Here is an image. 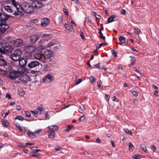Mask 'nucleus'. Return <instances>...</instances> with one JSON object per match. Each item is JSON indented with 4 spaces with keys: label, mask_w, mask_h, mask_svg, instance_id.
<instances>
[{
    "label": "nucleus",
    "mask_w": 159,
    "mask_h": 159,
    "mask_svg": "<svg viewBox=\"0 0 159 159\" xmlns=\"http://www.w3.org/2000/svg\"><path fill=\"white\" fill-rule=\"evenodd\" d=\"M98 30H99V33L100 34V36L102 39H103L104 40H105V36H104L103 35V34L102 33L101 31V30L99 29H98Z\"/></svg>",
    "instance_id": "37"
},
{
    "label": "nucleus",
    "mask_w": 159,
    "mask_h": 159,
    "mask_svg": "<svg viewBox=\"0 0 159 159\" xmlns=\"http://www.w3.org/2000/svg\"><path fill=\"white\" fill-rule=\"evenodd\" d=\"M42 131L41 129H39L37 130H36L34 131V133L36 134H39Z\"/></svg>",
    "instance_id": "58"
},
{
    "label": "nucleus",
    "mask_w": 159,
    "mask_h": 159,
    "mask_svg": "<svg viewBox=\"0 0 159 159\" xmlns=\"http://www.w3.org/2000/svg\"><path fill=\"white\" fill-rule=\"evenodd\" d=\"M50 21L47 18L43 19L41 21V25L45 27L49 23Z\"/></svg>",
    "instance_id": "14"
},
{
    "label": "nucleus",
    "mask_w": 159,
    "mask_h": 159,
    "mask_svg": "<svg viewBox=\"0 0 159 159\" xmlns=\"http://www.w3.org/2000/svg\"><path fill=\"white\" fill-rule=\"evenodd\" d=\"M29 60L26 58H21L18 60L19 64L21 67H24L28 63Z\"/></svg>",
    "instance_id": "8"
},
{
    "label": "nucleus",
    "mask_w": 159,
    "mask_h": 159,
    "mask_svg": "<svg viewBox=\"0 0 159 159\" xmlns=\"http://www.w3.org/2000/svg\"><path fill=\"white\" fill-rule=\"evenodd\" d=\"M13 7L16 10L13 15L15 16L20 15L23 11L22 7L15 0H11Z\"/></svg>",
    "instance_id": "1"
},
{
    "label": "nucleus",
    "mask_w": 159,
    "mask_h": 159,
    "mask_svg": "<svg viewBox=\"0 0 159 159\" xmlns=\"http://www.w3.org/2000/svg\"><path fill=\"white\" fill-rule=\"evenodd\" d=\"M73 126H68L67 128H66V129H65V131H70V130H71L72 129V128L73 127Z\"/></svg>",
    "instance_id": "42"
},
{
    "label": "nucleus",
    "mask_w": 159,
    "mask_h": 159,
    "mask_svg": "<svg viewBox=\"0 0 159 159\" xmlns=\"http://www.w3.org/2000/svg\"><path fill=\"white\" fill-rule=\"evenodd\" d=\"M105 98L106 100L108 102L109 101V99H110V97H109V95L107 94H106L105 95Z\"/></svg>",
    "instance_id": "55"
},
{
    "label": "nucleus",
    "mask_w": 159,
    "mask_h": 159,
    "mask_svg": "<svg viewBox=\"0 0 159 159\" xmlns=\"http://www.w3.org/2000/svg\"><path fill=\"white\" fill-rule=\"evenodd\" d=\"M121 14L124 15H125L126 14V11L124 9H121L120 10Z\"/></svg>",
    "instance_id": "48"
},
{
    "label": "nucleus",
    "mask_w": 159,
    "mask_h": 159,
    "mask_svg": "<svg viewBox=\"0 0 159 159\" xmlns=\"http://www.w3.org/2000/svg\"><path fill=\"white\" fill-rule=\"evenodd\" d=\"M10 17V15H8L5 14H2V13L0 18L6 21V20H7Z\"/></svg>",
    "instance_id": "18"
},
{
    "label": "nucleus",
    "mask_w": 159,
    "mask_h": 159,
    "mask_svg": "<svg viewBox=\"0 0 159 159\" xmlns=\"http://www.w3.org/2000/svg\"><path fill=\"white\" fill-rule=\"evenodd\" d=\"M82 81V80L81 79H79L78 80H76L75 81V84H76L78 85L81 83Z\"/></svg>",
    "instance_id": "47"
},
{
    "label": "nucleus",
    "mask_w": 159,
    "mask_h": 159,
    "mask_svg": "<svg viewBox=\"0 0 159 159\" xmlns=\"http://www.w3.org/2000/svg\"><path fill=\"white\" fill-rule=\"evenodd\" d=\"M45 116L46 117L45 119L48 120L50 119V117L48 112L46 113Z\"/></svg>",
    "instance_id": "50"
},
{
    "label": "nucleus",
    "mask_w": 159,
    "mask_h": 159,
    "mask_svg": "<svg viewBox=\"0 0 159 159\" xmlns=\"http://www.w3.org/2000/svg\"><path fill=\"white\" fill-rule=\"evenodd\" d=\"M41 65V64L39 62L33 60H29L27 66L28 68L29 69L36 68Z\"/></svg>",
    "instance_id": "2"
},
{
    "label": "nucleus",
    "mask_w": 159,
    "mask_h": 159,
    "mask_svg": "<svg viewBox=\"0 0 159 159\" xmlns=\"http://www.w3.org/2000/svg\"><path fill=\"white\" fill-rule=\"evenodd\" d=\"M5 10L8 12L10 13H14L15 11H16V10L13 7L9 5H7L4 7Z\"/></svg>",
    "instance_id": "12"
},
{
    "label": "nucleus",
    "mask_w": 159,
    "mask_h": 159,
    "mask_svg": "<svg viewBox=\"0 0 159 159\" xmlns=\"http://www.w3.org/2000/svg\"><path fill=\"white\" fill-rule=\"evenodd\" d=\"M6 97L7 98H8L9 99L11 98V95L10 94H9L8 93L6 94Z\"/></svg>",
    "instance_id": "64"
},
{
    "label": "nucleus",
    "mask_w": 159,
    "mask_h": 159,
    "mask_svg": "<svg viewBox=\"0 0 159 159\" xmlns=\"http://www.w3.org/2000/svg\"><path fill=\"white\" fill-rule=\"evenodd\" d=\"M80 107L81 111H83L85 109V108L83 105L80 106Z\"/></svg>",
    "instance_id": "62"
},
{
    "label": "nucleus",
    "mask_w": 159,
    "mask_h": 159,
    "mask_svg": "<svg viewBox=\"0 0 159 159\" xmlns=\"http://www.w3.org/2000/svg\"><path fill=\"white\" fill-rule=\"evenodd\" d=\"M115 17L116 16L114 15H112L109 17L107 19V22L109 23L112 22L113 21Z\"/></svg>",
    "instance_id": "28"
},
{
    "label": "nucleus",
    "mask_w": 159,
    "mask_h": 159,
    "mask_svg": "<svg viewBox=\"0 0 159 159\" xmlns=\"http://www.w3.org/2000/svg\"><path fill=\"white\" fill-rule=\"evenodd\" d=\"M9 26L8 25H5L3 26L0 28V34L4 33L8 29Z\"/></svg>",
    "instance_id": "16"
},
{
    "label": "nucleus",
    "mask_w": 159,
    "mask_h": 159,
    "mask_svg": "<svg viewBox=\"0 0 159 159\" xmlns=\"http://www.w3.org/2000/svg\"><path fill=\"white\" fill-rule=\"evenodd\" d=\"M132 158L133 159H139L140 157L139 155H135L132 156Z\"/></svg>",
    "instance_id": "44"
},
{
    "label": "nucleus",
    "mask_w": 159,
    "mask_h": 159,
    "mask_svg": "<svg viewBox=\"0 0 159 159\" xmlns=\"http://www.w3.org/2000/svg\"><path fill=\"white\" fill-rule=\"evenodd\" d=\"M119 40L122 43H124L125 42L126 39L125 37L123 36H120L119 37Z\"/></svg>",
    "instance_id": "29"
},
{
    "label": "nucleus",
    "mask_w": 159,
    "mask_h": 159,
    "mask_svg": "<svg viewBox=\"0 0 159 159\" xmlns=\"http://www.w3.org/2000/svg\"><path fill=\"white\" fill-rule=\"evenodd\" d=\"M24 50L25 52L31 53L35 51V48L32 46H29L25 47Z\"/></svg>",
    "instance_id": "10"
},
{
    "label": "nucleus",
    "mask_w": 159,
    "mask_h": 159,
    "mask_svg": "<svg viewBox=\"0 0 159 159\" xmlns=\"http://www.w3.org/2000/svg\"><path fill=\"white\" fill-rule=\"evenodd\" d=\"M151 149L153 151V152H154L155 150L156 149V147L154 145H153L151 146Z\"/></svg>",
    "instance_id": "61"
},
{
    "label": "nucleus",
    "mask_w": 159,
    "mask_h": 159,
    "mask_svg": "<svg viewBox=\"0 0 159 159\" xmlns=\"http://www.w3.org/2000/svg\"><path fill=\"white\" fill-rule=\"evenodd\" d=\"M19 79L24 84H26L28 81V80L27 79L26 75L24 76L21 75V76H19Z\"/></svg>",
    "instance_id": "13"
},
{
    "label": "nucleus",
    "mask_w": 159,
    "mask_h": 159,
    "mask_svg": "<svg viewBox=\"0 0 159 159\" xmlns=\"http://www.w3.org/2000/svg\"><path fill=\"white\" fill-rule=\"evenodd\" d=\"M89 79L92 84H93V82H95L96 80V79L92 76H90Z\"/></svg>",
    "instance_id": "33"
},
{
    "label": "nucleus",
    "mask_w": 159,
    "mask_h": 159,
    "mask_svg": "<svg viewBox=\"0 0 159 159\" xmlns=\"http://www.w3.org/2000/svg\"><path fill=\"white\" fill-rule=\"evenodd\" d=\"M49 64L52 65L55 64L56 63V61L55 59H50L47 61Z\"/></svg>",
    "instance_id": "27"
},
{
    "label": "nucleus",
    "mask_w": 159,
    "mask_h": 159,
    "mask_svg": "<svg viewBox=\"0 0 159 159\" xmlns=\"http://www.w3.org/2000/svg\"><path fill=\"white\" fill-rule=\"evenodd\" d=\"M55 149H56L57 151H59V150H62V149L61 147H60V146L56 147H55Z\"/></svg>",
    "instance_id": "54"
},
{
    "label": "nucleus",
    "mask_w": 159,
    "mask_h": 159,
    "mask_svg": "<svg viewBox=\"0 0 159 159\" xmlns=\"http://www.w3.org/2000/svg\"><path fill=\"white\" fill-rule=\"evenodd\" d=\"M21 54V51L20 50L17 49L13 53L11 54L10 57L13 60L15 61H17L20 58Z\"/></svg>",
    "instance_id": "3"
},
{
    "label": "nucleus",
    "mask_w": 159,
    "mask_h": 159,
    "mask_svg": "<svg viewBox=\"0 0 159 159\" xmlns=\"http://www.w3.org/2000/svg\"><path fill=\"white\" fill-rule=\"evenodd\" d=\"M141 149L145 152H147V149L145 145H143L141 146Z\"/></svg>",
    "instance_id": "38"
},
{
    "label": "nucleus",
    "mask_w": 159,
    "mask_h": 159,
    "mask_svg": "<svg viewBox=\"0 0 159 159\" xmlns=\"http://www.w3.org/2000/svg\"><path fill=\"white\" fill-rule=\"evenodd\" d=\"M25 114L26 116L27 117H30V116H31V114L28 111H25Z\"/></svg>",
    "instance_id": "46"
},
{
    "label": "nucleus",
    "mask_w": 159,
    "mask_h": 159,
    "mask_svg": "<svg viewBox=\"0 0 159 159\" xmlns=\"http://www.w3.org/2000/svg\"><path fill=\"white\" fill-rule=\"evenodd\" d=\"M48 128L51 130L53 131V132L56 131L58 129L57 126L55 125H52L49 126Z\"/></svg>",
    "instance_id": "22"
},
{
    "label": "nucleus",
    "mask_w": 159,
    "mask_h": 159,
    "mask_svg": "<svg viewBox=\"0 0 159 159\" xmlns=\"http://www.w3.org/2000/svg\"><path fill=\"white\" fill-rule=\"evenodd\" d=\"M34 57L36 59L39 60H41L42 59V57H43L42 54L39 53H35L34 55Z\"/></svg>",
    "instance_id": "17"
},
{
    "label": "nucleus",
    "mask_w": 159,
    "mask_h": 159,
    "mask_svg": "<svg viewBox=\"0 0 159 159\" xmlns=\"http://www.w3.org/2000/svg\"><path fill=\"white\" fill-rule=\"evenodd\" d=\"M129 148L130 150H134V146L131 142H129Z\"/></svg>",
    "instance_id": "34"
},
{
    "label": "nucleus",
    "mask_w": 159,
    "mask_h": 159,
    "mask_svg": "<svg viewBox=\"0 0 159 159\" xmlns=\"http://www.w3.org/2000/svg\"><path fill=\"white\" fill-rule=\"evenodd\" d=\"M85 116L83 115L78 120L80 121H83L85 120Z\"/></svg>",
    "instance_id": "40"
},
{
    "label": "nucleus",
    "mask_w": 159,
    "mask_h": 159,
    "mask_svg": "<svg viewBox=\"0 0 159 159\" xmlns=\"http://www.w3.org/2000/svg\"><path fill=\"white\" fill-rule=\"evenodd\" d=\"M6 21L2 19L0 20V26H3L5 25H7L6 24Z\"/></svg>",
    "instance_id": "31"
},
{
    "label": "nucleus",
    "mask_w": 159,
    "mask_h": 159,
    "mask_svg": "<svg viewBox=\"0 0 159 159\" xmlns=\"http://www.w3.org/2000/svg\"><path fill=\"white\" fill-rule=\"evenodd\" d=\"M124 130L126 133L129 134L131 135H132V133L131 131H129L128 129H124Z\"/></svg>",
    "instance_id": "36"
},
{
    "label": "nucleus",
    "mask_w": 159,
    "mask_h": 159,
    "mask_svg": "<svg viewBox=\"0 0 159 159\" xmlns=\"http://www.w3.org/2000/svg\"><path fill=\"white\" fill-rule=\"evenodd\" d=\"M80 36H81V38H82V39L84 40H85V39L86 38L85 37L84 35H83V33H82V32L80 34Z\"/></svg>",
    "instance_id": "59"
},
{
    "label": "nucleus",
    "mask_w": 159,
    "mask_h": 159,
    "mask_svg": "<svg viewBox=\"0 0 159 159\" xmlns=\"http://www.w3.org/2000/svg\"><path fill=\"white\" fill-rule=\"evenodd\" d=\"M19 94L21 96H23L25 94L24 91L22 89H20L18 91Z\"/></svg>",
    "instance_id": "30"
},
{
    "label": "nucleus",
    "mask_w": 159,
    "mask_h": 159,
    "mask_svg": "<svg viewBox=\"0 0 159 159\" xmlns=\"http://www.w3.org/2000/svg\"><path fill=\"white\" fill-rule=\"evenodd\" d=\"M55 45V43L53 42H50L48 43V45L46 46V47L47 48L50 47Z\"/></svg>",
    "instance_id": "41"
},
{
    "label": "nucleus",
    "mask_w": 159,
    "mask_h": 159,
    "mask_svg": "<svg viewBox=\"0 0 159 159\" xmlns=\"http://www.w3.org/2000/svg\"><path fill=\"white\" fill-rule=\"evenodd\" d=\"M11 47L9 46H7L5 48V50L8 51H11Z\"/></svg>",
    "instance_id": "53"
},
{
    "label": "nucleus",
    "mask_w": 159,
    "mask_h": 159,
    "mask_svg": "<svg viewBox=\"0 0 159 159\" xmlns=\"http://www.w3.org/2000/svg\"><path fill=\"white\" fill-rule=\"evenodd\" d=\"M19 75L16 70L11 71L9 73V76L11 79H14L19 77Z\"/></svg>",
    "instance_id": "11"
},
{
    "label": "nucleus",
    "mask_w": 159,
    "mask_h": 159,
    "mask_svg": "<svg viewBox=\"0 0 159 159\" xmlns=\"http://www.w3.org/2000/svg\"><path fill=\"white\" fill-rule=\"evenodd\" d=\"M34 133L28 130V132L27 133V134L30 138H34L36 137V136L34 134Z\"/></svg>",
    "instance_id": "19"
},
{
    "label": "nucleus",
    "mask_w": 159,
    "mask_h": 159,
    "mask_svg": "<svg viewBox=\"0 0 159 159\" xmlns=\"http://www.w3.org/2000/svg\"><path fill=\"white\" fill-rule=\"evenodd\" d=\"M23 40L22 39H17L11 41V43L14 47H18L22 45Z\"/></svg>",
    "instance_id": "5"
},
{
    "label": "nucleus",
    "mask_w": 159,
    "mask_h": 159,
    "mask_svg": "<svg viewBox=\"0 0 159 159\" xmlns=\"http://www.w3.org/2000/svg\"><path fill=\"white\" fill-rule=\"evenodd\" d=\"M65 27L67 30H70L71 27L68 24H66L65 25Z\"/></svg>",
    "instance_id": "43"
},
{
    "label": "nucleus",
    "mask_w": 159,
    "mask_h": 159,
    "mask_svg": "<svg viewBox=\"0 0 159 159\" xmlns=\"http://www.w3.org/2000/svg\"><path fill=\"white\" fill-rule=\"evenodd\" d=\"M15 120H20L23 121L24 120V118L20 116H16L15 118Z\"/></svg>",
    "instance_id": "32"
},
{
    "label": "nucleus",
    "mask_w": 159,
    "mask_h": 159,
    "mask_svg": "<svg viewBox=\"0 0 159 159\" xmlns=\"http://www.w3.org/2000/svg\"><path fill=\"white\" fill-rule=\"evenodd\" d=\"M97 68L99 69L100 68V64L99 63L96 64L94 65Z\"/></svg>",
    "instance_id": "63"
},
{
    "label": "nucleus",
    "mask_w": 159,
    "mask_h": 159,
    "mask_svg": "<svg viewBox=\"0 0 159 159\" xmlns=\"http://www.w3.org/2000/svg\"><path fill=\"white\" fill-rule=\"evenodd\" d=\"M43 111V108L41 107H39L36 110V112L37 114L40 115Z\"/></svg>",
    "instance_id": "25"
},
{
    "label": "nucleus",
    "mask_w": 159,
    "mask_h": 159,
    "mask_svg": "<svg viewBox=\"0 0 159 159\" xmlns=\"http://www.w3.org/2000/svg\"><path fill=\"white\" fill-rule=\"evenodd\" d=\"M7 62L6 60L4 59L0 58V66H4L6 65Z\"/></svg>",
    "instance_id": "23"
},
{
    "label": "nucleus",
    "mask_w": 159,
    "mask_h": 159,
    "mask_svg": "<svg viewBox=\"0 0 159 159\" xmlns=\"http://www.w3.org/2000/svg\"><path fill=\"white\" fill-rule=\"evenodd\" d=\"M7 56V55L5 51L3 49L0 48V57H4Z\"/></svg>",
    "instance_id": "21"
},
{
    "label": "nucleus",
    "mask_w": 159,
    "mask_h": 159,
    "mask_svg": "<svg viewBox=\"0 0 159 159\" xmlns=\"http://www.w3.org/2000/svg\"><path fill=\"white\" fill-rule=\"evenodd\" d=\"M2 124L4 127H7L9 123L7 120L3 119L2 120Z\"/></svg>",
    "instance_id": "26"
},
{
    "label": "nucleus",
    "mask_w": 159,
    "mask_h": 159,
    "mask_svg": "<svg viewBox=\"0 0 159 159\" xmlns=\"http://www.w3.org/2000/svg\"><path fill=\"white\" fill-rule=\"evenodd\" d=\"M31 156L32 157H35L38 159L39 158V156L38 155L33 154Z\"/></svg>",
    "instance_id": "56"
},
{
    "label": "nucleus",
    "mask_w": 159,
    "mask_h": 159,
    "mask_svg": "<svg viewBox=\"0 0 159 159\" xmlns=\"http://www.w3.org/2000/svg\"><path fill=\"white\" fill-rule=\"evenodd\" d=\"M40 151H41V150L40 149H34L33 150V152L34 153H37Z\"/></svg>",
    "instance_id": "57"
},
{
    "label": "nucleus",
    "mask_w": 159,
    "mask_h": 159,
    "mask_svg": "<svg viewBox=\"0 0 159 159\" xmlns=\"http://www.w3.org/2000/svg\"><path fill=\"white\" fill-rule=\"evenodd\" d=\"M52 55V53L51 50L48 49H45L44 50L43 53V57L46 59L47 61L51 59V56Z\"/></svg>",
    "instance_id": "6"
},
{
    "label": "nucleus",
    "mask_w": 159,
    "mask_h": 159,
    "mask_svg": "<svg viewBox=\"0 0 159 159\" xmlns=\"http://www.w3.org/2000/svg\"><path fill=\"white\" fill-rule=\"evenodd\" d=\"M39 36L37 35H32L30 38L31 42L33 43H35V42L38 39Z\"/></svg>",
    "instance_id": "15"
},
{
    "label": "nucleus",
    "mask_w": 159,
    "mask_h": 159,
    "mask_svg": "<svg viewBox=\"0 0 159 159\" xmlns=\"http://www.w3.org/2000/svg\"><path fill=\"white\" fill-rule=\"evenodd\" d=\"M134 30L135 33L137 34H139L140 33V30L138 28H134Z\"/></svg>",
    "instance_id": "39"
},
{
    "label": "nucleus",
    "mask_w": 159,
    "mask_h": 159,
    "mask_svg": "<svg viewBox=\"0 0 159 159\" xmlns=\"http://www.w3.org/2000/svg\"><path fill=\"white\" fill-rule=\"evenodd\" d=\"M16 127L18 129L20 130L21 129V127L18 124H16Z\"/></svg>",
    "instance_id": "60"
},
{
    "label": "nucleus",
    "mask_w": 159,
    "mask_h": 159,
    "mask_svg": "<svg viewBox=\"0 0 159 159\" xmlns=\"http://www.w3.org/2000/svg\"><path fill=\"white\" fill-rule=\"evenodd\" d=\"M22 132H23L24 133H25L26 132V130L25 128V127H23L22 128H21V129H20Z\"/></svg>",
    "instance_id": "52"
},
{
    "label": "nucleus",
    "mask_w": 159,
    "mask_h": 159,
    "mask_svg": "<svg viewBox=\"0 0 159 159\" xmlns=\"http://www.w3.org/2000/svg\"><path fill=\"white\" fill-rule=\"evenodd\" d=\"M129 57L131 58L130 60L131 62L130 65H133L136 62V60L135 57L133 56H130Z\"/></svg>",
    "instance_id": "24"
},
{
    "label": "nucleus",
    "mask_w": 159,
    "mask_h": 159,
    "mask_svg": "<svg viewBox=\"0 0 159 159\" xmlns=\"http://www.w3.org/2000/svg\"><path fill=\"white\" fill-rule=\"evenodd\" d=\"M34 9H39L42 7L44 3H42L41 1L36 0L32 3Z\"/></svg>",
    "instance_id": "7"
},
{
    "label": "nucleus",
    "mask_w": 159,
    "mask_h": 159,
    "mask_svg": "<svg viewBox=\"0 0 159 159\" xmlns=\"http://www.w3.org/2000/svg\"><path fill=\"white\" fill-rule=\"evenodd\" d=\"M22 8V9H23L24 11L27 13L32 12L34 10L32 3L31 4H26L24 5Z\"/></svg>",
    "instance_id": "4"
},
{
    "label": "nucleus",
    "mask_w": 159,
    "mask_h": 159,
    "mask_svg": "<svg viewBox=\"0 0 159 159\" xmlns=\"http://www.w3.org/2000/svg\"><path fill=\"white\" fill-rule=\"evenodd\" d=\"M38 47L40 49H43L46 48V47L40 44L39 45Z\"/></svg>",
    "instance_id": "51"
},
{
    "label": "nucleus",
    "mask_w": 159,
    "mask_h": 159,
    "mask_svg": "<svg viewBox=\"0 0 159 159\" xmlns=\"http://www.w3.org/2000/svg\"><path fill=\"white\" fill-rule=\"evenodd\" d=\"M53 80V77L51 74L48 75L43 79V80L45 83H51Z\"/></svg>",
    "instance_id": "9"
},
{
    "label": "nucleus",
    "mask_w": 159,
    "mask_h": 159,
    "mask_svg": "<svg viewBox=\"0 0 159 159\" xmlns=\"http://www.w3.org/2000/svg\"><path fill=\"white\" fill-rule=\"evenodd\" d=\"M131 93L135 97H137L138 96V93L134 91H132Z\"/></svg>",
    "instance_id": "45"
},
{
    "label": "nucleus",
    "mask_w": 159,
    "mask_h": 159,
    "mask_svg": "<svg viewBox=\"0 0 159 159\" xmlns=\"http://www.w3.org/2000/svg\"><path fill=\"white\" fill-rule=\"evenodd\" d=\"M18 72V74H25L26 71V70L23 67H21L19 68L17 70H16Z\"/></svg>",
    "instance_id": "20"
},
{
    "label": "nucleus",
    "mask_w": 159,
    "mask_h": 159,
    "mask_svg": "<svg viewBox=\"0 0 159 159\" xmlns=\"http://www.w3.org/2000/svg\"><path fill=\"white\" fill-rule=\"evenodd\" d=\"M55 135V133L54 132H52L51 133L48 135V137L49 138L51 139H53Z\"/></svg>",
    "instance_id": "35"
},
{
    "label": "nucleus",
    "mask_w": 159,
    "mask_h": 159,
    "mask_svg": "<svg viewBox=\"0 0 159 159\" xmlns=\"http://www.w3.org/2000/svg\"><path fill=\"white\" fill-rule=\"evenodd\" d=\"M111 52L113 55H114L115 57H117V55L116 53V52L115 51L113 50H111Z\"/></svg>",
    "instance_id": "49"
}]
</instances>
